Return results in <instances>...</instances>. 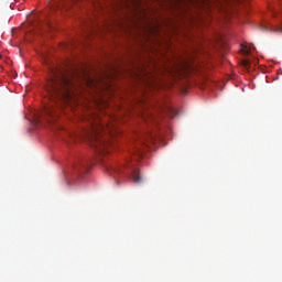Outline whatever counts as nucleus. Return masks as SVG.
<instances>
[{"instance_id": "nucleus-8", "label": "nucleus", "mask_w": 282, "mask_h": 282, "mask_svg": "<svg viewBox=\"0 0 282 282\" xmlns=\"http://www.w3.org/2000/svg\"><path fill=\"white\" fill-rule=\"evenodd\" d=\"M148 140H151V142H153V134H148Z\"/></svg>"}, {"instance_id": "nucleus-2", "label": "nucleus", "mask_w": 282, "mask_h": 282, "mask_svg": "<svg viewBox=\"0 0 282 282\" xmlns=\"http://www.w3.org/2000/svg\"><path fill=\"white\" fill-rule=\"evenodd\" d=\"M102 131H105V126L94 122H90L89 127L84 130L85 140L97 151H105L107 147V141L102 138Z\"/></svg>"}, {"instance_id": "nucleus-7", "label": "nucleus", "mask_w": 282, "mask_h": 282, "mask_svg": "<svg viewBox=\"0 0 282 282\" xmlns=\"http://www.w3.org/2000/svg\"><path fill=\"white\" fill-rule=\"evenodd\" d=\"M141 144H149V139L141 140Z\"/></svg>"}, {"instance_id": "nucleus-4", "label": "nucleus", "mask_w": 282, "mask_h": 282, "mask_svg": "<svg viewBox=\"0 0 282 282\" xmlns=\"http://www.w3.org/2000/svg\"><path fill=\"white\" fill-rule=\"evenodd\" d=\"M55 111H56V109H54L53 107H48V108H45L44 113H45V116L52 117V116H54Z\"/></svg>"}, {"instance_id": "nucleus-1", "label": "nucleus", "mask_w": 282, "mask_h": 282, "mask_svg": "<svg viewBox=\"0 0 282 282\" xmlns=\"http://www.w3.org/2000/svg\"><path fill=\"white\" fill-rule=\"evenodd\" d=\"M74 76L76 73L69 72L58 66H50L46 79V91L55 102L69 105L74 98Z\"/></svg>"}, {"instance_id": "nucleus-9", "label": "nucleus", "mask_w": 282, "mask_h": 282, "mask_svg": "<svg viewBox=\"0 0 282 282\" xmlns=\"http://www.w3.org/2000/svg\"><path fill=\"white\" fill-rule=\"evenodd\" d=\"M243 65H245V67H248V65H249L248 61H245Z\"/></svg>"}, {"instance_id": "nucleus-6", "label": "nucleus", "mask_w": 282, "mask_h": 282, "mask_svg": "<svg viewBox=\"0 0 282 282\" xmlns=\"http://www.w3.org/2000/svg\"><path fill=\"white\" fill-rule=\"evenodd\" d=\"M133 182H135V184H140V182H142V177L140 175H133Z\"/></svg>"}, {"instance_id": "nucleus-5", "label": "nucleus", "mask_w": 282, "mask_h": 282, "mask_svg": "<svg viewBox=\"0 0 282 282\" xmlns=\"http://www.w3.org/2000/svg\"><path fill=\"white\" fill-rule=\"evenodd\" d=\"M108 171H109L110 175H113V173H115V175H120V170L117 167H111L110 170L108 169Z\"/></svg>"}, {"instance_id": "nucleus-3", "label": "nucleus", "mask_w": 282, "mask_h": 282, "mask_svg": "<svg viewBox=\"0 0 282 282\" xmlns=\"http://www.w3.org/2000/svg\"><path fill=\"white\" fill-rule=\"evenodd\" d=\"M261 31L262 32H280V34H282V26L281 28H274L272 24L265 23V24H262Z\"/></svg>"}, {"instance_id": "nucleus-10", "label": "nucleus", "mask_w": 282, "mask_h": 282, "mask_svg": "<svg viewBox=\"0 0 282 282\" xmlns=\"http://www.w3.org/2000/svg\"><path fill=\"white\" fill-rule=\"evenodd\" d=\"M117 185H120V182L117 181Z\"/></svg>"}]
</instances>
